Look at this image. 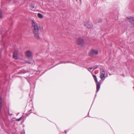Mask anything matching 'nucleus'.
I'll return each instance as SVG.
<instances>
[{"label":"nucleus","instance_id":"1","mask_svg":"<svg viewBox=\"0 0 134 134\" xmlns=\"http://www.w3.org/2000/svg\"><path fill=\"white\" fill-rule=\"evenodd\" d=\"M32 28L33 33L35 37L37 39L40 38L38 34V29L37 23L34 21H32Z\"/></svg>","mask_w":134,"mask_h":134},{"label":"nucleus","instance_id":"2","mask_svg":"<svg viewBox=\"0 0 134 134\" xmlns=\"http://www.w3.org/2000/svg\"><path fill=\"white\" fill-rule=\"evenodd\" d=\"M93 76L94 79V80L95 81L96 83V84L97 86V91L96 92H97L99 90L100 88V83L98 82L97 80V79L96 77V76L94 75H93Z\"/></svg>","mask_w":134,"mask_h":134},{"label":"nucleus","instance_id":"3","mask_svg":"<svg viewBox=\"0 0 134 134\" xmlns=\"http://www.w3.org/2000/svg\"><path fill=\"white\" fill-rule=\"evenodd\" d=\"M100 78L102 81H104L105 78V72L103 69H100Z\"/></svg>","mask_w":134,"mask_h":134},{"label":"nucleus","instance_id":"4","mask_svg":"<svg viewBox=\"0 0 134 134\" xmlns=\"http://www.w3.org/2000/svg\"><path fill=\"white\" fill-rule=\"evenodd\" d=\"M98 53V51L97 50L95 49H92L90 53V56H93L97 55Z\"/></svg>","mask_w":134,"mask_h":134},{"label":"nucleus","instance_id":"5","mask_svg":"<svg viewBox=\"0 0 134 134\" xmlns=\"http://www.w3.org/2000/svg\"><path fill=\"white\" fill-rule=\"evenodd\" d=\"M76 43L77 44L82 46L84 43L83 40L81 38H79L77 41Z\"/></svg>","mask_w":134,"mask_h":134},{"label":"nucleus","instance_id":"6","mask_svg":"<svg viewBox=\"0 0 134 134\" xmlns=\"http://www.w3.org/2000/svg\"><path fill=\"white\" fill-rule=\"evenodd\" d=\"M25 55L27 57L30 58H32V53L31 51L29 50L26 51L25 53Z\"/></svg>","mask_w":134,"mask_h":134},{"label":"nucleus","instance_id":"7","mask_svg":"<svg viewBox=\"0 0 134 134\" xmlns=\"http://www.w3.org/2000/svg\"><path fill=\"white\" fill-rule=\"evenodd\" d=\"M127 19L132 24L134 25V17L129 16L127 18Z\"/></svg>","mask_w":134,"mask_h":134},{"label":"nucleus","instance_id":"8","mask_svg":"<svg viewBox=\"0 0 134 134\" xmlns=\"http://www.w3.org/2000/svg\"><path fill=\"white\" fill-rule=\"evenodd\" d=\"M18 51L17 50H15L13 54V58L15 59H17L18 58L17 53Z\"/></svg>","mask_w":134,"mask_h":134},{"label":"nucleus","instance_id":"9","mask_svg":"<svg viewBox=\"0 0 134 134\" xmlns=\"http://www.w3.org/2000/svg\"><path fill=\"white\" fill-rule=\"evenodd\" d=\"M85 25L88 28L90 29L92 28V24L91 23L88 22V23L86 24V23L85 24Z\"/></svg>","mask_w":134,"mask_h":134},{"label":"nucleus","instance_id":"10","mask_svg":"<svg viewBox=\"0 0 134 134\" xmlns=\"http://www.w3.org/2000/svg\"><path fill=\"white\" fill-rule=\"evenodd\" d=\"M34 4H31L30 5V9L31 10H33L34 8Z\"/></svg>","mask_w":134,"mask_h":134},{"label":"nucleus","instance_id":"11","mask_svg":"<svg viewBox=\"0 0 134 134\" xmlns=\"http://www.w3.org/2000/svg\"><path fill=\"white\" fill-rule=\"evenodd\" d=\"M38 16L39 18L41 19H42L43 18V15L40 13H38Z\"/></svg>","mask_w":134,"mask_h":134},{"label":"nucleus","instance_id":"12","mask_svg":"<svg viewBox=\"0 0 134 134\" xmlns=\"http://www.w3.org/2000/svg\"><path fill=\"white\" fill-rule=\"evenodd\" d=\"M3 16L2 12L1 9H0V19H2V18Z\"/></svg>","mask_w":134,"mask_h":134},{"label":"nucleus","instance_id":"13","mask_svg":"<svg viewBox=\"0 0 134 134\" xmlns=\"http://www.w3.org/2000/svg\"><path fill=\"white\" fill-rule=\"evenodd\" d=\"M22 117H20L19 118L16 119V120L18 121H19L20 120H21L22 119Z\"/></svg>","mask_w":134,"mask_h":134},{"label":"nucleus","instance_id":"14","mask_svg":"<svg viewBox=\"0 0 134 134\" xmlns=\"http://www.w3.org/2000/svg\"><path fill=\"white\" fill-rule=\"evenodd\" d=\"M90 72L91 71V70L92 69V67L90 68H89L87 69Z\"/></svg>","mask_w":134,"mask_h":134},{"label":"nucleus","instance_id":"15","mask_svg":"<svg viewBox=\"0 0 134 134\" xmlns=\"http://www.w3.org/2000/svg\"><path fill=\"white\" fill-rule=\"evenodd\" d=\"M25 62L27 63H28V64H31V62H30L29 61H25Z\"/></svg>","mask_w":134,"mask_h":134},{"label":"nucleus","instance_id":"16","mask_svg":"<svg viewBox=\"0 0 134 134\" xmlns=\"http://www.w3.org/2000/svg\"><path fill=\"white\" fill-rule=\"evenodd\" d=\"M25 72V71H24L23 72H21V71L20 72L21 73H24Z\"/></svg>","mask_w":134,"mask_h":134},{"label":"nucleus","instance_id":"17","mask_svg":"<svg viewBox=\"0 0 134 134\" xmlns=\"http://www.w3.org/2000/svg\"><path fill=\"white\" fill-rule=\"evenodd\" d=\"M0 104H1V105L0 106V107H1V102H0Z\"/></svg>","mask_w":134,"mask_h":134},{"label":"nucleus","instance_id":"18","mask_svg":"<svg viewBox=\"0 0 134 134\" xmlns=\"http://www.w3.org/2000/svg\"><path fill=\"white\" fill-rule=\"evenodd\" d=\"M96 68H95V67L94 68H93L94 69H96Z\"/></svg>","mask_w":134,"mask_h":134},{"label":"nucleus","instance_id":"19","mask_svg":"<svg viewBox=\"0 0 134 134\" xmlns=\"http://www.w3.org/2000/svg\"><path fill=\"white\" fill-rule=\"evenodd\" d=\"M1 96H0V100H1Z\"/></svg>","mask_w":134,"mask_h":134},{"label":"nucleus","instance_id":"20","mask_svg":"<svg viewBox=\"0 0 134 134\" xmlns=\"http://www.w3.org/2000/svg\"><path fill=\"white\" fill-rule=\"evenodd\" d=\"M76 1H77V0H75Z\"/></svg>","mask_w":134,"mask_h":134},{"label":"nucleus","instance_id":"21","mask_svg":"<svg viewBox=\"0 0 134 134\" xmlns=\"http://www.w3.org/2000/svg\"><path fill=\"white\" fill-rule=\"evenodd\" d=\"M65 133H66V131H65Z\"/></svg>","mask_w":134,"mask_h":134}]
</instances>
